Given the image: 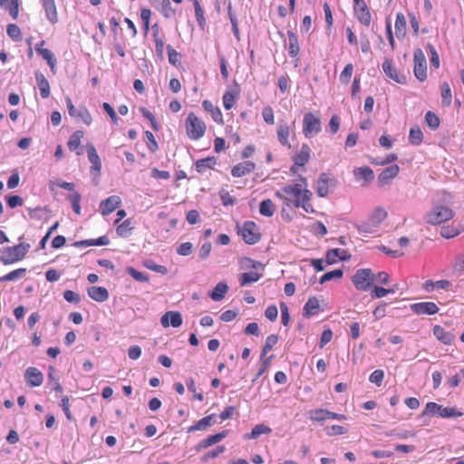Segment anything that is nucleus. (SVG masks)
Wrapping results in <instances>:
<instances>
[{"instance_id": "a211bd4d", "label": "nucleus", "mask_w": 464, "mask_h": 464, "mask_svg": "<svg viewBox=\"0 0 464 464\" xmlns=\"http://www.w3.org/2000/svg\"><path fill=\"white\" fill-rule=\"evenodd\" d=\"M256 169V164L250 160H245L237 163L231 169V175L235 178H241L252 173Z\"/></svg>"}, {"instance_id": "ddd939ff", "label": "nucleus", "mask_w": 464, "mask_h": 464, "mask_svg": "<svg viewBox=\"0 0 464 464\" xmlns=\"http://www.w3.org/2000/svg\"><path fill=\"white\" fill-rule=\"evenodd\" d=\"M311 157V149L308 144H302L300 150L294 157V165L291 167V171L295 173L298 168L304 167Z\"/></svg>"}, {"instance_id": "8fccbe9b", "label": "nucleus", "mask_w": 464, "mask_h": 464, "mask_svg": "<svg viewBox=\"0 0 464 464\" xmlns=\"http://www.w3.org/2000/svg\"><path fill=\"white\" fill-rule=\"evenodd\" d=\"M36 52L39 55L44 59L48 65L50 66L51 70H53L56 65V58L54 54L52 53L51 50L46 48H41V47H35Z\"/></svg>"}, {"instance_id": "c03bdc74", "label": "nucleus", "mask_w": 464, "mask_h": 464, "mask_svg": "<svg viewBox=\"0 0 464 464\" xmlns=\"http://www.w3.org/2000/svg\"><path fill=\"white\" fill-rule=\"evenodd\" d=\"M217 163L215 157H208L204 159L198 160L195 163L196 170L198 173H202L207 169H213Z\"/></svg>"}, {"instance_id": "aec40b11", "label": "nucleus", "mask_w": 464, "mask_h": 464, "mask_svg": "<svg viewBox=\"0 0 464 464\" xmlns=\"http://www.w3.org/2000/svg\"><path fill=\"white\" fill-rule=\"evenodd\" d=\"M161 325L165 328L169 325L177 328L182 324V317L180 313L169 311L165 313L160 318Z\"/></svg>"}, {"instance_id": "412c9836", "label": "nucleus", "mask_w": 464, "mask_h": 464, "mask_svg": "<svg viewBox=\"0 0 464 464\" xmlns=\"http://www.w3.org/2000/svg\"><path fill=\"white\" fill-rule=\"evenodd\" d=\"M351 258V254L346 249L334 248L326 252L325 261L328 265L334 264L337 259L347 261Z\"/></svg>"}, {"instance_id": "58836bf2", "label": "nucleus", "mask_w": 464, "mask_h": 464, "mask_svg": "<svg viewBox=\"0 0 464 464\" xmlns=\"http://www.w3.org/2000/svg\"><path fill=\"white\" fill-rule=\"evenodd\" d=\"M239 97V91H227L223 94L222 101L223 105L226 110H230L235 106Z\"/></svg>"}, {"instance_id": "9b49d317", "label": "nucleus", "mask_w": 464, "mask_h": 464, "mask_svg": "<svg viewBox=\"0 0 464 464\" xmlns=\"http://www.w3.org/2000/svg\"><path fill=\"white\" fill-rule=\"evenodd\" d=\"M413 72L415 77L424 82L427 79V62L423 51L420 48L415 49L413 53Z\"/></svg>"}, {"instance_id": "a18cd8bd", "label": "nucleus", "mask_w": 464, "mask_h": 464, "mask_svg": "<svg viewBox=\"0 0 464 464\" xmlns=\"http://www.w3.org/2000/svg\"><path fill=\"white\" fill-rule=\"evenodd\" d=\"M110 240L107 236H102L97 239H86L76 242L74 245L76 246H107L109 245Z\"/></svg>"}, {"instance_id": "393cba45", "label": "nucleus", "mask_w": 464, "mask_h": 464, "mask_svg": "<svg viewBox=\"0 0 464 464\" xmlns=\"http://www.w3.org/2000/svg\"><path fill=\"white\" fill-rule=\"evenodd\" d=\"M42 5L44 9L46 18L48 21L55 24L58 23V13H57V7L54 0H41Z\"/></svg>"}, {"instance_id": "2f4dec72", "label": "nucleus", "mask_w": 464, "mask_h": 464, "mask_svg": "<svg viewBox=\"0 0 464 464\" xmlns=\"http://www.w3.org/2000/svg\"><path fill=\"white\" fill-rule=\"evenodd\" d=\"M353 175L357 180L363 181L362 185L368 184L374 179V173L368 166L354 169Z\"/></svg>"}, {"instance_id": "bf43d9fd", "label": "nucleus", "mask_w": 464, "mask_h": 464, "mask_svg": "<svg viewBox=\"0 0 464 464\" xmlns=\"http://www.w3.org/2000/svg\"><path fill=\"white\" fill-rule=\"evenodd\" d=\"M6 33L8 34V36L15 42L22 40L21 29L19 28V26H17L14 24H10L7 25Z\"/></svg>"}, {"instance_id": "680f3d73", "label": "nucleus", "mask_w": 464, "mask_h": 464, "mask_svg": "<svg viewBox=\"0 0 464 464\" xmlns=\"http://www.w3.org/2000/svg\"><path fill=\"white\" fill-rule=\"evenodd\" d=\"M353 72V65L347 63L340 73V81L344 84H348Z\"/></svg>"}, {"instance_id": "20e7f679", "label": "nucleus", "mask_w": 464, "mask_h": 464, "mask_svg": "<svg viewBox=\"0 0 464 464\" xmlns=\"http://www.w3.org/2000/svg\"><path fill=\"white\" fill-rule=\"evenodd\" d=\"M240 263L242 268L255 270L240 275L239 283L241 286L256 283L262 277V273L257 272L259 268H262V264L260 262L255 261L249 257H244Z\"/></svg>"}, {"instance_id": "338daca9", "label": "nucleus", "mask_w": 464, "mask_h": 464, "mask_svg": "<svg viewBox=\"0 0 464 464\" xmlns=\"http://www.w3.org/2000/svg\"><path fill=\"white\" fill-rule=\"evenodd\" d=\"M383 378H384V372L382 370L378 369L371 373V375L369 377V381L372 383L376 384L377 386H381L382 382L383 381Z\"/></svg>"}, {"instance_id": "79ce46f5", "label": "nucleus", "mask_w": 464, "mask_h": 464, "mask_svg": "<svg viewBox=\"0 0 464 464\" xmlns=\"http://www.w3.org/2000/svg\"><path fill=\"white\" fill-rule=\"evenodd\" d=\"M48 384L57 392L62 393L63 392L56 370L52 365L48 367Z\"/></svg>"}, {"instance_id": "4be33fe9", "label": "nucleus", "mask_w": 464, "mask_h": 464, "mask_svg": "<svg viewBox=\"0 0 464 464\" xmlns=\"http://www.w3.org/2000/svg\"><path fill=\"white\" fill-rule=\"evenodd\" d=\"M400 172V168L397 164L385 168L378 175V182L381 186L388 184L392 179L396 178Z\"/></svg>"}, {"instance_id": "6ab92c4d", "label": "nucleus", "mask_w": 464, "mask_h": 464, "mask_svg": "<svg viewBox=\"0 0 464 464\" xmlns=\"http://www.w3.org/2000/svg\"><path fill=\"white\" fill-rule=\"evenodd\" d=\"M121 204V199L119 196H111L102 200L100 204V210L103 216H107L113 212Z\"/></svg>"}, {"instance_id": "f03ea898", "label": "nucleus", "mask_w": 464, "mask_h": 464, "mask_svg": "<svg viewBox=\"0 0 464 464\" xmlns=\"http://www.w3.org/2000/svg\"><path fill=\"white\" fill-rule=\"evenodd\" d=\"M387 217L388 213L383 208L376 207L371 211L367 219L356 224L355 227L360 234H374Z\"/></svg>"}, {"instance_id": "ea45409f", "label": "nucleus", "mask_w": 464, "mask_h": 464, "mask_svg": "<svg viewBox=\"0 0 464 464\" xmlns=\"http://www.w3.org/2000/svg\"><path fill=\"white\" fill-rule=\"evenodd\" d=\"M152 29H153V40L155 43L156 53H157L158 57H160V59H163V57H164L163 37H161L159 34V28H158L157 24L152 26Z\"/></svg>"}, {"instance_id": "09e8293b", "label": "nucleus", "mask_w": 464, "mask_h": 464, "mask_svg": "<svg viewBox=\"0 0 464 464\" xmlns=\"http://www.w3.org/2000/svg\"><path fill=\"white\" fill-rule=\"evenodd\" d=\"M272 432L271 428L265 424H257L256 425L249 434H246L245 437L248 440L257 439L262 434H270Z\"/></svg>"}, {"instance_id": "3c124183", "label": "nucleus", "mask_w": 464, "mask_h": 464, "mask_svg": "<svg viewBox=\"0 0 464 464\" xmlns=\"http://www.w3.org/2000/svg\"><path fill=\"white\" fill-rule=\"evenodd\" d=\"M259 212L262 216L270 218L276 212V205L271 199H265L260 203Z\"/></svg>"}, {"instance_id": "b1692460", "label": "nucleus", "mask_w": 464, "mask_h": 464, "mask_svg": "<svg viewBox=\"0 0 464 464\" xmlns=\"http://www.w3.org/2000/svg\"><path fill=\"white\" fill-rule=\"evenodd\" d=\"M88 160L91 162V171L99 173L102 169V161L93 144L86 145Z\"/></svg>"}, {"instance_id": "774afa93", "label": "nucleus", "mask_w": 464, "mask_h": 464, "mask_svg": "<svg viewBox=\"0 0 464 464\" xmlns=\"http://www.w3.org/2000/svg\"><path fill=\"white\" fill-rule=\"evenodd\" d=\"M324 430L328 436L342 435L346 433L345 428L341 425L327 426L325 427Z\"/></svg>"}, {"instance_id": "69168bd1", "label": "nucleus", "mask_w": 464, "mask_h": 464, "mask_svg": "<svg viewBox=\"0 0 464 464\" xmlns=\"http://www.w3.org/2000/svg\"><path fill=\"white\" fill-rule=\"evenodd\" d=\"M127 273L133 277L136 281L139 282H147L149 281V277L144 275L142 272L136 270L134 267L129 266L127 267Z\"/></svg>"}, {"instance_id": "7c9ffc66", "label": "nucleus", "mask_w": 464, "mask_h": 464, "mask_svg": "<svg viewBox=\"0 0 464 464\" xmlns=\"http://www.w3.org/2000/svg\"><path fill=\"white\" fill-rule=\"evenodd\" d=\"M115 226L117 235L122 238L130 237L135 229V225L131 218H127L122 223Z\"/></svg>"}, {"instance_id": "c756f323", "label": "nucleus", "mask_w": 464, "mask_h": 464, "mask_svg": "<svg viewBox=\"0 0 464 464\" xmlns=\"http://www.w3.org/2000/svg\"><path fill=\"white\" fill-rule=\"evenodd\" d=\"M88 295L94 301L102 303L108 300L109 292L103 286H91L87 288Z\"/></svg>"}, {"instance_id": "f3484780", "label": "nucleus", "mask_w": 464, "mask_h": 464, "mask_svg": "<svg viewBox=\"0 0 464 464\" xmlns=\"http://www.w3.org/2000/svg\"><path fill=\"white\" fill-rule=\"evenodd\" d=\"M24 378L30 387H38L44 382V374L35 367H29L24 372Z\"/></svg>"}, {"instance_id": "49530a36", "label": "nucleus", "mask_w": 464, "mask_h": 464, "mask_svg": "<svg viewBox=\"0 0 464 464\" xmlns=\"http://www.w3.org/2000/svg\"><path fill=\"white\" fill-rule=\"evenodd\" d=\"M331 411L324 409H315L309 411V418L313 421L322 422L329 420Z\"/></svg>"}, {"instance_id": "864d4df0", "label": "nucleus", "mask_w": 464, "mask_h": 464, "mask_svg": "<svg viewBox=\"0 0 464 464\" xmlns=\"http://www.w3.org/2000/svg\"><path fill=\"white\" fill-rule=\"evenodd\" d=\"M442 103L445 106H450L452 102V93L450 86L448 82H442L440 85Z\"/></svg>"}, {"instance_id": "6e6552de", "label": "nucleus", "mask_w": 464, "mask_h": 464, "mask_svg": "<svg viewBox=\"0 0 464 464\" xmlns=\"http://www.w3.org/2000/svg\"><path fill=\"white\" fill-rule=\"evenodd\" d=\"M302 132L305 138L311 139L322 130V121L318 113L306 112L303 118Z\"/></svg>"}, {"instance_id": "4d7b16f0", "label": "nucleus", "mask_w": 464, "mask_h": 464, "mask_svg": "<svg viewBox=\"0 0 464 464\" xmlns=\"http://www.w3.org/2000/svg\"><path fill=\"white\" fill-rule=\"evenodd\" d=\"M195 8V16L200 27H204L206 25V19L204 16V10L201 7L198 0H191Z\"/></svg>"}, {"instance_id": "5fc2aeb1", "label": "nucleus", "mask_w": 464, "mask_h": 464, "mask_svg": "<svg viewBox=\"0 0 464 464\" xmlns=\"http://www.w3.org/2000/svg\"><path fill=\"white\" fill-rule=\"evenodd\" d=\"M343 271L342 269H335L330 272L325 273L324 276H321L319 283L324 284L331 280H339L343 277Z\"/></svg>"}, {"instance_id": "f8f14e48", "label": "nucleus", "mask_w": 464, "mask_h": 464, "mask_svg": "<svg viewBox=\"0 0 464 464\" xmlns=\"http://www.w3.org/2000/svg\"><path fill=\"white\" fill-rule=\"evenodd\" d=\"M239 233L243 240L248 245H254L261 239V234L254 221H246Z\"/></svg>"}, {"instance_id": "473e14b6", "label": "nucleus", "mask_w": 464, "mask_h": 464, "mask_svg": "<svg viewBox=\"0 0 464 464\" xmlns=\"http://www.w3.org/2000/svg\"><path fill=\"white\" fill-rule=\"evenodd\" d=\"M287 37H288V54L292 58H295L299 55L300 53V46L298 42V36L297 34L293 31H287Z\"/></svg>"}, {"instance_id": "0eeeda50", "label": "nucleus", "mask_w": 464, "mask_h": 464, "mask_svg": "<svg viewBox=\"0 0 464 464\" xmlns=\"http://www.w3.org/2000/svg\"><path fill=\"white\" fill-rule=\"evenodd\" d=\"M421 415H438L440 418H458L461 417L463 412L455 407H443L440 404L430 401L426 404Z\"/></svg>"}, {"instance_id": "f257e3e1", "label": "nucleus", "mask_w": 464, "mask_h": 464, "mask_svg": "<svg viewBox=\"0 0 464 464\" xmlns=\"http://www.w3.org/2000/svg\"><path fill=\"white\" fill-rule=\"evenodd\" d=\"M304 186L300 183L286 185L276 192V197L287 207L302 208L306 213H314L311 203L312 192L306 188V179L300 177Z\"/></svg>"}, {"instance_id": "bb28decb", "label": "nucleus", "mask_w": 464, "mask_h": 464, "mask_svg": "<svg viewBox=\"0 0 464 464\" xmlns=\"http://www.w3.org/2000/svg\"><path fill=\"white\" fill-rule=\"evenodd\" d=\"M464 231V226L460 223L452 222L450 225L443 226L440 228V236L450 239L459 236Z\"/></svg>"}, {"instance_id": "dca6fc26", "label": "nucleus", "mask_w": 464, "mask_h": 464, "mask_svg": "<svg viewBox=\"0 0 464 464\" xmlns=\"http://www.w3.org/2000/svg\"><path fill=\"white\" fill-rule=\"evenodd\" d=\"M334 186V179H330L328 174L321 173L316 184V193L319 197L324 198L330 192V188Z\"/></svg>"}, {"instance_id": "603ef678", "label": "nucleus", "mask_w": 464, "mask_h": 464, "mask_svg": "<svg viewBox=\"0 0 464 464\" xmlns=\"http://www.w3.org/2000/svg\"><path fill=\"white\" fill-rule=\"evenodd\" d=\"M423 140V133L420 128L417 125L413 126L410 130L409 141L411 144L418 146Z\"/></svg>"}, {"instance_id": "cd10ccee", "label": "nucleus", "mask_w": 464, "mask_h": 464, "mask_svg": "<svg viewBox=\"0 0 464 464\" xmlns=\"http://www.w3.org/2000/svg\"><path fill=\"white\" fill-rule=\"evenodd\" d=\"M227 435V430H223L221 432L216 433L214 435H210L208 438L202 440L197 446L196 450L200 451L203 449H207L216 443L221 441Z\"/></svg>"}, {"instance_id": "7ed1b4c3", "label": "nucleus", "mask_w": 464, "mask_h": 464, "mask_svg": "<svg viewBox=\"0 0 464 464\" xmlns=\"http://www.w3.org/2000/svg\"><path fill=\"white\" fill-rule=\"evenodd\" d=\"M30 244L20 243L13 246H6L1 250L0 261L4 265H11L24 258L30 250Z\"/></svg>"}, {"instance_id": "4468645a", "label": "nucleus", "mask_w": 464, "mask_h": 464, "mask_svg": "<svg viewBox=\"0 0 464 464\" xmlns=\"http://www.w3.org/2000/svg\"><path fill=\"white\" fill-rule=\"evenodd\" d=\"M294 132V128H292L287 121H279L277 127H276V136L279 143L283 147L291 148V144L289 141V137L291 133Z\"/></svg>"}, {"instance_id": "a878e982", "label": "nucleus", "mask_w": 464, "mask_h": 464, "mask_svg": "<svg viewBox=\"0 0 464 464\" xmlns=\"http://www.w3.org/2000/svg\"><path fill=\"white\" fill-rule=\"evenodd\" d=\"M382 69L385 74L395 81L398 83H405L406 77L404 75H401L396 68L392 64V61L386 59L382 63Z\"/></svg>"}, {"instance_id": "1a4fd4ad", "label": "nucleus", "mask_w": 464, "mask_h": 464, "mask_svg": "<svg viewBox=\"0 0 464 464\" xmlns=\"http://www.w3.org/2000/svg\"><path fill=\"white\" fill-rule=\"evenodd\" d=\"M352 282L359 291H368L373 283V275L369 268L358 269L352 277Z\"/></svg>"}, {"instance_id": "5701e85b", "label": "nucleus", "mask_w": 464, "mask_h": 464, "mask_svg": "<svg viewBox=\"0 0 464 464\" xmlns=\"http://www.w3.org/2000/svg\"><path fill=\"white\" fill-rule=\"evenodd\" d=\"M202 107L207 112H208L211 115L213 121L216 123H218L219 125H224L225 121H224L223 114H222L219 107L214 105L208 100H204L202 102Z\"/></svg>"}, {"instance_id": "2eb2a0df", "label": "nucleus", "mask_w": 464, "mask_h": 464, "mask_svg": "<svg viewBox=\"0 0 464 464\" xmlns=\"http://www.w3.org/2000/svg\"><path fill=\"white\" fill-rule=\"evenodd\" d=\"M411 311L416 314L432 315L439 312V307L434 302H420L411 305Z\"/></svg>"}, {"instance_id": "13d9d810", "label": "nucleus", "mask_w": 464, "mask_h": 464, "mask_svg": "<svg viewBox=\"0 0 464 464\" xmlns=\"http://www.w3.org/2000/svg\"><path fill=\"white\" fill-rule=\"evenodd\" d=\"M278 337L276 334H270L266 337L265 344L262 348L261 358H263L267 353H269L274 346L277 343Z\"/></svg>"}, {"instance_id": "39448f33", "label": "nucleus", "mask_w": 464, "mask_h": 464, "mask_svg": "<svg viewBox=\"0 0 464 464\" xmlns=\"http://www.w3.org/2000/svg\"><path fill=\"white\" fill-rule=\"evenodd\" d=\"M455 212L448 206L436 205L425 216L427 223L438 226L454 218Z\"/></svg>"}, {"instance_id": "052dcab7", "label": "nucleus", "mask_w": 464, "mask_h": 464, "mask_svg": "<svg viewBox=\"0 0 464 464\" xmlns=\"http://www.w3.org/2000/svg\"><path fill=\"white\" fill-rule=\"evenodd\" d=\"M161 14L165 18H170L176 14V9L171 6L170 0H161Z\"/></svg>"}, {"instance_id": "37998d69", "label": "nucleus", "mask_w": 464, "mask_h": 464, "mask_svg": "<svg viewBox=\"0 0 464 464\" xmlns=\"http://www.w3.org/2000/svg\"><path fill=\"white\" fill-rule=\"evenodd\" d=\"M406 18L402 13H398L396 14L395 20V34L398 38H403L406 35Z\"/></svg>"}, {"instance_id": "4c0bfd02", "label": "nucleus", "mask_w": 464, "mask_h": 464, "mask_svg": "<svg viewBox=\"0 0 464 464\" xmlns=\"http://www.w3.org/2000/svg\"><path fill=\"white\" fill-rule=\"evenodd\" d=\"M320 310L319 301L315 296L310 297L304 306V316L311 317L318 314Z\"/></svg>"}, {"instance_id": "6e6d98bb", "label": "nucleus", "mask_w": 464, "mask_h": 464, "mask_svg": "<svg viewBox=\"0 0 464 464\" xmlns=\"http://www.w3.org/2000/svg\"><path fill=\"white\" fill-rule=\"evenodd\" d=\"M26 274L25 268H18L0 277V282L14 281L22 278Z\"/></svg>"}, {"instance_id": "9d476101", "label": "nucleus", "mask_w": 464, "mask_h": 464, "mask_svg": "<svg viewBox=\"0 0 464 464\" xmlns=\"http://www.w3.org/2000/svg\"><path fill=\"white\" fill-rule=\"evenodd\" d=\"M66 106L69 115L78 121H82L85 125L90 126L92 123V117L86 107L77 109L70 97L65 98Z\"/></svg>"}, {"instance_id": "c9c22d12", "label": "nucleus", "mask_w": 464, "mask_h": 464, "mask_svg": "<svg viewBox=\"0 0 464 464\" xmlns=\"http://www.w3.org/2000/svg\"><path fill=\"white\" fill-rule=\"evenodd\" d=\"M451 286V283L449 280H439V281H432V280H427L423 284V289L430 293L434 291L435 289H444L449 290Z\"/></svg>"}, {"instance_id": "0e129e2a", "label": "nucleus", "mask_w": 464, "mask_h": 464, "mask_svg": "<svg viewBox=\"0 0 464 464\" xmlns=\"http://www.w3.org/2000/svg\"><path fill=\"white\" fill-rule=\"evenodd\" d=\"M167 50L169 55V62L174 66L179 64L180 53H179L171 45H168Z\"/></svg>"}, {"instance_id": "72a5a7b5", "label": "nucleus", "mask_w": 464, "mask_h": 464, "mask_svg": "<svg viewBox=\"0 0 464 464\" xmlns=\"http://www.w3.org/2000/svg\"><path fill=\"white\" fill-rule=\"evenodd\" d=\"M215 418H216L215 414L208 415V416L202 418L201 420H199L194 425H191L190 427H188V431L194 432L196 430H206L208 427H210L211 425H213L216 422Z\"/></svg>"}, {"instance_id": "a19ab883", "label": "nucleus", "mask_w": 464, "mask_h": 464, "mask_svg": "<svg viewBox=\"0 0 464 464\" xmlns=\"http://www.w3.org/2000/svg\"><path fill=\"white\" fill-rule=\"evenodd\" d=\"M433 334L444 344H450L453 341V335L447 332L442 326L435 325L433 327Z\"/></svg>"}, {"instance_id": "423d86ee", "label": "nucleus", "mask_w": 464, "mask_h": 464, "mask_svg": "<svg viewBox=\"0 0 464 464\" xmlns=\"http://www.w3.org/2000/svg\"><path fill=\"white\" fill-rule=\"evenodd\" d=\"M185 127L188 137L192 140H198L206 132V124L194 112H189L185 121Z\"/></svg>"}, {"instance_id": "c85d7f7f", "label": "nucleus", "mask_w": 464, "mask_h": 464, "mask_svg": "<svg viewBox=\"0 0 464 464\" xmlns=\"http://www.w3.org/2000/svg\"><path fill=\"white\" fill-rule=\"evenodd\" d=\"M354 13L357 19L366 26H369L372 21L371 13L365 4L354 5Z\"/></svg>"}, {"instance_id": "e433bc0d", "label": "nucleus", "mask_w": 464, "mask_h": 464, "mask_svg": "<svg viewBox=\"0 0 464 464\" xmlns=\"http://www.w3.org/2000/svg\"><path fill=\"white\" fill-rule=\"evenodd\" d=\"M36 82L38 88L40 90V94L43 99H47L50 97L51 90L48 80L42 73H37L35 75Z\"/></svg>"}, {"instance_id": "f704fd0d", "label": "nucleus", "mask_w": 464, "mask_h": 464, "mask_svg": "<svg viewBox=\"0 0 464 464\" xmlns=\"http://www.w3.org/2000/svg\"><path fill=\"white\" fill-rule=\"evenodd\" d=\"M83 136H84V131L82 130H77L74 132H72V134L70 136V138L67 141L68 149L71 151H76L77 155H81L82 153V151H78L77 150L79 149V147L81 145V141H82V139L83 138Z\"/></svg>"}, {"instance_id": "e2e57ef3", "label": "nucleus", "mask_w": 464, "mask_h": 464, "mask_svg": "<svg viewBox=\"0 0 464 464\" xmlns=\"http://www.w3.org/2000/svg\"><path fill=\"white\" fill-rule=\"evenodd\" d=\"M426 123L433 130H436L440 126L439 117L432 111H428L425 115Z\"/></svg>"}, {"instance_id": "de8ad7c7", "label": "nucleus", "mask_w": 464, "mask_h": 464, "mask_svg": "<svg viewBox=\"0 0 464 464\" xmlns=\"http://www.w3.org/2000/svg\"><path fill=\"white\" fill-rule=\"evenodd\" d=\"M228 290V286L224 282H219L215 286L214 290L209 294V296L214 301H220L224 298Z\"/></svg>"}]
</instances>
